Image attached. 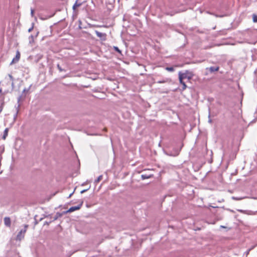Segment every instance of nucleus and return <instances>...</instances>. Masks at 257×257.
<instances>
[{
	"label": "nucleus",
	"mask_w": 257,
	"mask_h": 257,
	"mask_svg": "<svg viewBox=\"0 0 257 257\" xmlns=\"http://www.w3.org/2000/svg\"><path fill=\"white\" fill-rule=\"evenodd\" d=\"M183 146V143H181L179 145L174 147L172 149L170 148L164 149L163 152L167 156L173 157H177L179 155Z\"/></svg>",
	"instance_id": "nucleus-1"
},
{
	"label": "nucleus",
	"mask_w": 257,
	"mask_h": 257,
	"mask_svg": "<svg viewBox=\"0 0 257 257\" xmlns=\"http://www.w3.org/2000/svg\"><path fill=\"white\" fill-rule=\"evenodd\" d=\"M194 74L191 71L186 70L184 72L179 71L178 73L179 80H184L187 79L189 81L192 79Z\"/></svg>",
	"instance_id": "nucleus-2"
},
{
	"label": "nucleus",
	"mask_w": 257,
	"mask_h": 257,
	"mask_svg": "<svg viewBox=\"0 0 257 257\" xmlns=\"http://www.w3.org/2000/svg\"><path fill=\"white\" fill-rule=\"evenodd\" d=\"M28 227V225H26L25 226V229L23 230H21L18 233V234L17 236L16 239L21 240L22 239H23L25 236V234L27 231V228Z\"/></svg>",
	"instance_id": "nucleus-3"
},
{
	"label": "nucleus",
	"mask_w": 257,
	"mask_h": 257,
	"mask_svg": "<svg viewBox=\"0 0 257 257\" xmlns=\"http://www.w3.org/2000/svg\"><path fill=\"white\" fill-rule=\"evenodd\" d=\"M83 204V202H82L79 205H78L77 206H73L70 207L67 211L66 212H72L76 210H79Z\"/></svg>",
	"instance_id": "nucleus-4"
},
{
	"label": "nucleus",
	"mask_w": 257,
	"mask_h": 257,
	"mask_svg": "<svg viewBox=\"0 0 257 257\" xmlns=\"http://www.w3.org/2000/svg\"><path fill=\"white\" fill-rule=\"evenodd\" d=\"M20 53L19 51H17L15 57L13 58L12 62H11V65H12L13 64L18 62L20 59Z\"/></svg>",
	"instance_id": "nucleus-5"
},
{
	"label": "nucleus",
	"mask_w": 257,
	"mask_h": 257,
	"mask_svg": "<svg viewBox=\"0 0 257 257\" xmlns=\"http://www.w3.org/2000/svg\"><path fill=\"white\" fill-rule=\"evenodd\" d=\"M95 34L100 38L102 40L105 41L106 39V34L105 33H103L99 32L97 31H95Z\"/></svg>",
	"instance_id": "nucleus-6"
},
{
	"label": "nucleus",
	"mask_w": 257,
	"mask_h": 257,
	"mask_svg": "<svg viewBox=\"0 0 257 257\" xmlns=\"http://www.w3.org/2000/svg\"><path fill=\"white\" fill-rule=\"evenodd\" d=\"M207 69H208L210 73H213L218 71L219 69V67L211 66L209 68H207Z\"/></svg>",
	"instance_id": "nucleus-7"
},
{
	"label": "nucleus",
	"mask_w": 257,
	"mask_h": 257,
	"mask_svg": "<svg viewBox=\"0 0 257 257\" xmlns=\"http://www.w3.org/2000/svg\"><path fill=\"white\" fill-rule=\"evenodd\" d=\"M4 223L6 226L10 227L11 224V221L10 218L9 217H6L4 218Z\"/></svg>",
	"instance_id": "nucleus-8"
},
{
	"label": "nucleus",
	"mask_w": 257,
	"mask_h": 257,
	"mask_svg": "<svg viewBox=\"0 0 257 257\" xmlns=\"http://www.w3.org/2000/svg\"><path fill=\"white\" fill-rule=\"evenodd\" d=\"M82 3L80 2V0H76L74 5L73 6V9L75 10L82 5Z\"/></svg>",
	"instance_id": "nucleus-9"
},
{
	"label": "nucleus",
	"mask_w": 257,
	"mask_h": 257,
	"mask_svg": "<svg viewBox=\"0 0 257 257\" xmlns=\"http://www.w3.org/2000/svg\"><path fill=\"white\" fill-rule=\"evenodd\" d=\"M153 176V175H147V174H142L141 175V177L142 180H145L146 179H149L151 178Z\"/></svg>",
	"instance_id": "nucleus-10"
},
{
	"label": "nucleus",
	"mask_w": 257,
	"mask_h": 257,
	"mask_svg": "<svg viewBox=\"0 0 257 257\" xmlns=\"http://www.w3.org/2000/svg\"><path fill=\"white\" fill-rule=\"evenodd\" d=\"M179 82L182 85V90L183 91L185 90L187 87V86L184 80H179Z\"/></svg>",
	"instance_id": "nucleus-11"
},
{
	"label": "nucleus",
	"mask_w": 257,
	"mask_h": 257,
	"mask_svg": "<svg viewBox=\"0 0 257 257\" xmlns=\"http://www.w3.org/2000/svg\"><path fill=\"white\" fill-rule=\"evenodd\" d=\"M165 70L169 72H174L175 71L174 66H167L165 67Z\"/></svg>",
	"instance_id": "nucleus-12"
},
{
	"label": "nucleus",
	"mask_w": 257,
	"mask_h": 257,
	"mask_svg": "<svg viewBox=\"0 0 257 257\" xmlns=\"http://www.w3.org/2000/svg\"><path fill=\"white\" fill-rule=\"evenodd\" d=\"M8 132H9V129L8 128H6L4 131V136L3 137V139H4V140L6 139V137L8 136Z\"/></svg>",
	"instance_id": "nucleus-13"
},
{
	"label": "nucleus",
	"mask_w": 257,
	"mask_h": 257,
	"mask_svg": "<svg viewBox=\"0 0 257 257\" xmlns=\"http://www.w3.org/2000/svg\"><path fill=\"white\" fill-rule=\"evenodd\" d=\"M252 21L254 23H257V15L255 14L252 15Z\"/></svg>",
	"instance_id": "nucleus-14"
},
{
	"label": "nucleus",
	"mask_w": 257,
	"mask_h": 257,
	"mask_svg": "<svg viewBox=\"0 0 257 257\" xmlns=\"http://www.w3.org/2000/svg\"><path fill=\"white\" fill-rule=\"evenodd\" d=\"M102 179V175H100L99 176L95 181V182L96 183H98V182H99V181H100Z\"/></svg>",
	"instance_id": "nucleus-15"
},
{
	"label": "nucleus",
	"mask_w": 257,
	"mask_h": 257,
	"mask_svg": "<svg viewBox=\"0 0 257 257\" xmlns=\"http://www.w3.org/2000/svg\"><path fill=\"white\" fill-rule=\"evenodd\" d=\"M210 108H209V115H208V122L209 123H212V121L211 120V119L210 118Z\"/></svg>",
	"instance_id": "nucleus-16"
},
{
	"label": "nucleus",
	"mask_w": 257,
	"mask_h": 257,
	"mask_svg": "<svg viewBox=\"0 0 257 257\" xmlns=\"http://www.w3.org/2000/svg\"><path fill=\"white\" fill-rule=\"evenodd\" d=\"M168 80V79H167V80H160L158 82V83H164L165 82H167Z\"/></svg>",
	"instance_id": "nucleus-17"
},
{
	"label": "nucleus",
	"mask_w": 257,
	"mask_h": 257,
	"mask_svg": "<svg viewBox=\"0 0 257 257\" xmlns=\"http://www.w3.org/2000/svg\"><path fill=\"white\" fill-rule=\"evenodd\" d=\"M9 77L10 78V80L12 81V83H13L14 77L11 74H9Z\"/></svg>",
	"instance_id": "nucleus-18"
},
{
	"label": "nucleus",
	"mask_w": 257,
	"mask_h": 257,
	"mask_svg": "<svg viewBox=\"0 0 257 257\" xmlns=\"http://www.w3.org/2000/svg\"><path fill=\"white\" fill-rule=\"evenodd\" d=\"M57 68L58 69H59V70L61 72V71H63V69L61 68V67L60 66V65L58 64H57Z\"/></svg>",
	"instance_id": "nucleus-19"
},
{
	"label": "nucleus",
	"mask_w": 257,
	"mask_h": 257,
	"mask_svg": "<svg viewBox=\"0 0 257 257\" xmlns=\"http://www.w3.org/2000/svg\"><path fill=\"white\" fill-rule=\"evenodd\" d=\"M114 49L115 51H116L117 52H119V53H120V51L118 49V48L116 47H114Z\"/></svg>",
	"instance_id": "nucleus-20"
},
{
	"label": "nucleus",
	"mask_w": 257,
	"mask_h": 257,
	"mask_svg": "<svg viewBox=\"0 0 257 257\" xmlns=\"http://www.w3.org/2000/svg\"><path fill=\"white\" fill-rule=\"evenodd\" d=\"M220 227L222 228H226V226H223V225H220Z\"/></svg>",
	"instance_id": "nucleus-21"
},
{
	"label": "nucleus",
	"mask_w": 257,
	"mask_h": 257,
	"mask_svg": "<svg viewBox=\"0 0 257 257\" xmlns=\"http://www.w3.org/2000/svg\"><path fill=\"white\" fill-rule=\"evenodd\" d=\"M34 13V10H31V14H32V15H33Z\"/></svg>",
	"instance_id": "nucleus-22"
},
{
	"label": "nucleus",
	"mask_w": 257,
	"mask_h": 257,
	"mask_svg": "<svg viewBox=\"0 0 257 257\" xmlns=\"http://www.w3.org/2000/svg\"><path fill=\"white\" fill-rule=\"evenodd\" d=\"M217 17H223V15H221V16H218V15H216V16Z\"/></svg>",
	"instance_id": "nucleus-23"
},
{
	"label": "nucleus",
	"mask_w": 257,
	"mask_h": 257,
	"mask_svg": "<svg viewBox=\"0 0 257 257\" xmlns=\"http://www.w3.org/2000/svg\"><path fill=\"white\" fill-rule=\"evenodd\" d=\"M159 146H161V142H160V143L159 144Z\"/></svg>",
	"instance_id": "nucleus-24"
},
{
	"label": "nucleus",
	"mask_w": 257,
	"mask_h": 257,
	"mask_svg": "<svg viewBox=\"0 0 257 257\" xmlns=\"http://www.w3.org/2000/svg\"><path fill=\"white\" fill-rule=\"evenodd\" d=\"M179 65H175V67H178Z\"/></svg>",
	"instance_id": "nucleus-25"
},
{
	"label": "nucleus",
	"mask_w": 257,
	"mask_h": 257,
	"mask_svg": "<svg viewBox=\"0 0 257 257\" xmlns=\"http://www.w3.org/2000/svg\"><path fill=\"white\" fill-rule=\"evenodd\" d=\"M233 199H234L235 200H237V199L235 198L234 197H233Z\"/></svg>",
	"instance_id": "nucleus-26"
}]
</instances>
